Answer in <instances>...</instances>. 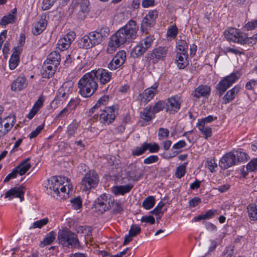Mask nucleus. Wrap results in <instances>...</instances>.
<instances>
[{"label":"nucleus","mask_w":257,"mask_h":257,"mask_svg":"<svg viewBox=\"0 0 257 257\" xmlns=\"http://www.w3.org/2000/svg\"><path fill=\"white\" fill-rule=\"evenodd\" d=\"M93 73V71H92L86 73L78 82L79 93L83 97L91 96L98 88V84Z\"/></svg>","instance_id":"1"},{"label":"nucleus","mask_w":257,"mask_h":257,"mask_svg":"<svg viewBox=\"0 0 257 257\" xmlns=\"http://www.w3.org/2000/svg\"><path fill=\"white\" fill-rule=\"evenodd\" d=\"M128 35V29L127 24L119 29L111 36L108 42L106 52L108 54L113 53L117 48L126 42Z\"/></svg>","instance_id":"2"},{"label":"nucleus","mask_w":257,"mask_h":257,"mask_svg":"<svg viewBox=\"0 0 257 257\" xmlns=\"http://www.w3.org/2000/svg\"><path fill=\"white\" fill-rule=\"evenodd\" d=\"M57 238L63 247H76L79 246V242L77 235L68 230H60L58 234Z\"/></svg>","instance_id":"3"},{"label":"nucleus","mask_w":257,"mask_h":257,"mask_svg":"<svg viewBox=\"0 0 257 257\" xmlns=\"http://www.w3.org/2000/svg\"><path fill=\"white\" fill-rule=\"evenodd\" d=\"M94 76L96 80H98L102 89L103 93L107 92L110 87V85H108L107 87L103 88V86L108 83L112 79V73L109 72L105 69H98L97 70H93Z\"/></svg>","instance_id":"4"},{"label":"nucleus","mask_w":257,"mask_h":257,"mask_svg":"<svg viewBox=\"0 0 257 257\" xmlns=\"http://www.w3.org/2000/svg\"><path fill=\"white\" fill-rule=\"evenodd\" d=\"M240 77L239 72L231 73L230 75L227 76L220 81L216 85V88L217 91L215 94L220 97L223 93L236 80Z\"/></svg>","instance_id":"5"},{"label":"nucleus","mask_w":257,"mask_h":257,"mask_svg":"<svg viewBox=\"0 0 257 257\" xmlns=\"http://www.w3.org/2000/svg\"><path fill=\"white\" fill-rule=\"evenodd\" d=\"M110 195L103 194L97 198L94 203L95 211L98 214H102L106 211L109 210L110 205L109 201L111 202L112 200H109Z\"/></svg>","instance_id":"6"},{"label":"nucleus","mask_w":257,"mask_h":257,"mask_svg":"<svg viewBox=\"0 0 257 257\" xmlns=\"http://www.w3.org/2000/svg\"><path fill=\"white\" fill-rule=\"evenodd\" d=\"M99 182L98 176L94 171H90L87 173L81 181V184L86 190L94 188Z\"/></svg>","instance_id":"7"},{"label":"nucleus","mask_w":257,"mask_h":257,"mask_svg":"<svg viewBox=\"0 0 257 257\" xmlns=\"http://www.w3.org/2000/svg\"><path fill=\"white\" fill-rule=\"evenodd\" d=\"M117 111L115 106L105 107L99 115L100 122L107 124L111 123L115 119Z\"/></svg>","instance_id":"8"},{"label":"nucleus","mask_w":257,"mask_h":257,"mask_svg":"<svg viewBox=\"0 0 257 257\" xmlns=\"http://www.w3.org/2000/svg\"><path fill=\"white\" fill-rule=\"evenodd\" d=\"M60 180L57 178L55 181L54 184L50 186V189L54 191V192L59 196L61 199H66L69 195L68 193H66V185L62 186V182L64 183V181L66 180L68 182V179L63 177H59Z\"/></svg>","instance_id":"9"},{"label":"nucleus","mask_w":257,"mask_h":257,"mask_svg":"<svg viewBox=\"0 0 257 257\" xmlns=\"http://www.w3.org/2000/svg\"><path fill=\"white\" fill-rule=\"evenodd\" d=\"M158 15V13L156 10L149 11V13L143 19L141 24V28L143 32L148 31L154 27Z\"/></svg>","instance_id":"10"},{"label":"nucleus","mask_w":257,"mask_h":257,"mask_svg":"<svg viewBox=\"0 0 257 257\" xmlns=\"http://www.w3.org/2000/svg\"><path fill=\"white\" fill-rule=\"evenodd\" d=\"M74 10L77 12V16L78 19H84L90 11L89 1L78 0Z\"/></svg>","instance_id":"11"},{"label":"nucleus","mask_w":257,"mask_h":257,"mask_svg":"<svg viewBox=\"0 0 257 257\" xmlns=\"http://www.w3.org/2000/svg\"><path fill=\"white\" fill-rule=\"evenodd\" d=\"M224 36L226 39L230 41L237 43L244 42V33L235 28H229L224 32Z\"/></svg>","instance_id":"12"},{"label":"nucleus","mask_w":257,"mask_h":257,"mask_svg":"<svg viewBox=\"0 0 257 257\" xmlns=\"http://www.w3.org/2000/svg\"><path fill=\"white\" fill-rule=\"evenodd\" d=\"M236 158L233 152L226 153L220 159L219 166L222 169H226L228 168L236 165Z\"/></svg>","instance_id":"13"},{"label":"nucleus","mask_w":257,"mask_h":257,"mask_svg":"<svg viewBox=\"0 0 257 257\" xmlns=\"http://www.w3.org/2000/svg\"><path fill=\"white\" fill-rule=\"evenodd\" d=\"M98 45V42L94 37L93 33H90L89 35L83 36L79 42L80 47L88 49Z\"/></svg>","instance_id":"14"},{"label":"nucleus","mask_w":257,"mask_h":257,"mask_svg":"<svg viewBox=\"0 0 257 257\" xmlns=\"http://www.w3.org/2000/svg\"><path fill=\"white\" fill-rule=\"evenodd\" d=\"M158 87V84L156 83L151 88L145 89L143 94L139 95V99L143 102L147 103L154 97Z\"/></svg>","instance_id":"15"},{"label":"nucleus","mask_w":257,"mask_h":257,"mask_svg":"<svg viewBox=\"0 0 257 257\" xmlns=\"http://www.w3.org/2000/svg\"><path fill=\"white\" fill-rule=\"evenodd\" d=\"M24 187L20 186L19 187H14L8 191L5 194V198H9L10 200L14 197H18L22 201L24 199V195L25 194L23 191Z\"/></svg>","instance_id":"16"},{"label":"nucleus","mask_w":257,"mask_h":257,"mask_svg":"<svg viewBox=\"0 0 257 257\" xmlns=\"http://www.w3.org/2000/svg\"><path fill=\"white\" fill-rule=\"evenodd\" d=\"M167 49L166 47H159L153 50L152 53H148L147 58L148 59L158 60L164 59L167 55Z\"/></svg>","instance_id":"17"},{"label":"nucleus","mask_w":257,"mask_h":257,"mask_svg":"<svg viewBox=\"0 0 257 257\" xmlns=\"http://www.w3.org/2000/svg\"><path fill=\"white\" fill-rule=\"evenodd\" d=\"M109 28L107 27H102L98 28L95 31L92 32L98 44H100L109 34Z\"/></svg>","instance_id":"18"},{"label":"nucleus","mask_w":257,"mask_h":257,"mask_svg":"<svg viewBox=\"0 0 257 257\" xmlns=\"http://www.w3.org/2000/svg\"><path fill=\"white\" fill-rule=\"evenodd\" d=\"M181 103L176 99L175 97L167 99L166 102V111L170 113H175L180 109Z\"/></svg>","instance_id":"19"},{"label":"nucleus","mask_w":257,"mask_h":257,"mask_svg":"<svg viewBox=\"0 0 257 257\" xmlns=\"http://www.w3.org/2000/svg\"><path fill=\"white\" fill-rule=\"evenodd\" d=\"M130 171V180L134 181L139 180L143 176L142 171L140 169V167L137 164H132Z\"/></svg>","instance_id":"20"},{"label":"nucleus","mask_w":257,"mask_h":257,"mask_svg":"<svg viewBox=\"0 0 257 257\" xmlns=\"http://www.w3.org/2000/svg\"><path fill=\"white\" fill-rule=\"evenodd\" d=\"M57 67L51 64H47V62H45L41 70L42 77L45 78H49L52 77L56 71Z\"/></svg>","instance_id":"21"},{"label":"nucleus","mask_w":257,"mask_h":257,"mask_svg":"<svg viewBox=\"0 0 257 257\" xmlns=\"http://www.w3.org/2000/svg\"><path fill=\"white\" fill-rule=\"evenodd\" d=\"M210 93V87L207 85H200L193 92L194 97L199 98L201 96L207 97Z\"/></svg>","instance_id":"22"},{"label":"nucleus","mask_w":257,"mask_h":257,"mask_svg":"<svg viewBox=\"0 0 257 257\" xmlns=\"http://www.w3.org/2000/svg\"><path fill=\"white\" fill-rule=\"evenodd\" d=\"M27 85L26 79L24 77H18L12 83L11 89L13 91H20Z\"/></svg>","instance_id":"23"},{"label":"nucleus","mask_w":257,"mask_h":257,"mask_svg":"<svg viewBox=\"0 0 257 257\" xmlns=\"http://www.w3.org/2000/svg\"><path fill=\"white\" fill-rule=\"evenodd\" d=\"M30 160V159L29 158H27L14 168L16 169V172L18 174H19L20 175L22 176L30 169L31 165L29 163Z\"/></svg>","instance_id":"24"},{"label":"nucleus","mask_w":257,"mask_h":257,"mask_svg":"<svg viewBox=\"0 0 257 257\" xmlns=\"http://www.w3.org/2000/svg\"><path fill=\"white\" fill-rule=\"evenodd\" d=\"M61 60V57L59 53L56 51L52 52L48 56L46 62L47 64H51L55 67H57L59 64Z\"/></svg>","instance_id":"25"},{"label":"nucleus","mask_w":257,"mask_h":257,"mask_svg":"<svg viewBox=\"0 0 257 257\" xmlns=\"http://www.w3.org/2000/svg\"><path fill=\"white\" fill-rule=\"evenodd\" d=\"M141 118L146 122L150 121L155 116L151 106H147L140 112Z\"/></svg>","instance_id":"26"},{"label":"nucleus","mask_w":257,"mask_h":257,"mask_svg":"<svg viewBox=\"0 0 257 257\" xmlns=\"http://www.w3.org/2000/svg\"><path fill=\"white\" fill-rule=\"evenodd\" d=\"M188 53L182 54V53H177L176 61L177 63V66L180 69L185 68L188 65L187 60Z\"/></svg>","instance_id":"27"},{"label":"nucleus","mask_w":257,"mask_h":257,"mask_svg":"<svg viewBox=\"0 0 257 257\" xmlns=\"http://www.w3.org/2000/svg\"><path fill=\"white\" fill-rule=\"evenodd\" d=\"M239 90L240 87L237 86H235L231 89L228 90L223 97L224 103L226 104L230 102L234 98Z\"/></svg>","instance_id":"28"},{"label":"nucleus","mask_w":257,"mask_h":257,"mask_svg":"<svg viewBox=\"0 0 257 257\" xmlns=\"http://www.w3.org/2000/svg\"><path fill=\"white\" fill-rule=\"evenodd\" d=\"M14 49L15 51L12 54L9 61V67L11 70H14L17 67L20 61V52L18 51V49L19 50V48L15 47Z\"/></svg>","instance_id":"29"},{"label":"nucleus","mask_w":257,"mask_h":257,"mask_svg":"<svg viewBox=\"0 0 257 257\" xmlns=\"http://www.w3.org/2000/svg\"><path fill=\"white\" fill-rule=\"evenodd\" d=\"M79 100L77 99H72L68 104L66 107L63 109L58 114V117H62L65 115H67L69 113L68 108L71 109H74L76 106L79 104Z\"/></svg>","instance_id":"30"},{"label":"nucleus","mask_w":257,"mask_h":257,"mask_svg":"<svg viewBox=\"0 0 257 257\" xmlns=\"http://www.w3.org/2000/svg\"><path fill=\"white\" fill-rule=\"evenodd\" d=\"M126 53L122 50L117 53L112 59V61L114 62L115 66L119 68L124 63Z\"/></svg>","instance_id":"31"},{"label":"nucleus","mask_w":257,"mask_h":257,"mask_svg":"<svg viewBox=\"0 0 257 257\" xmlns=\"http://www.w3.org/2000/svg\"><path fill=\"white\" fill-rule=\"evenodd\" d=\"M44 17L43 19L42 17L41 20L38 23L35 29L33 30L32 32L34 35L40 34L45 29L47 25V22L45 20L46 16H44Z\"/></svg>","instance_id":"32"},{"label":"nucleus","mask_w":257,"mask_h":257,"mask_svg":"<svg viewBox=\"0 0 257 257\" xmlns=\"http://www.w3.org/2000/svg\"><path fill=\"white\" fill-rule=\"evenodd\" d=\"M147 51L146 48L143 46V44H140L135 47L131 53V57L134 58H138L142 55Z\"/></svg>","instance_id":"33"},{"label":"nucleus","mask_w":257,"mask_h":257,"mask_svg":"<svg viewBox=\"0 0 257 257\" xmlns=\"http://www.w3.org/2000/svg\"><path fill=\"white\" fill-rule=\"evenodd\" d=\"M248 216L251 220H257V205L251 203L249 204L247 207Z\"/></svg>","instance_id":"34"},{"label":"nucleus","mask_w":257,"mask_h":257,"mask_svg":"<svg viewBox=\"0 0 257 257\" xmlns=\"http://www.w3.org/2000/svg\"><path fill=\"white\" fill-rule=\"evenodd\" d=\"M112 192L116 195H123L128 192V184L114 186L112 188Z\"/></svg>","instance_id":"35"},{"label":"nucleus","mask_w":257,"mask_h":257,"mask_svg":"<svg viewBox=\"0 0 257 257\" xmlns=\"http://www.w3.org/2000/svg\"><path fill=\"white\" fill-rule=\"evenodd\" d=\"M216 210H209L205 213L195 216L194 220L195 221H199L201 220L209 219L212 218L216 213Z\"/></svg>","instance_id":"36"},{"label":"nucleus","mask_w":257,"mask_h":257,"mask_svg":"<svg viewBox=\"0 0 257 257\" xmlns=\"http://www.w3.org/2000/svg\"><path fill=\"white\" fill-rule=\"evenodd\" d=\"M110 199H111L112 201L111 202L109 201V204L110 205L109 209H111L112 212L114 213L120 212L122 210V208L119 202L115 200L114 197L110 195L109 200H110Z\"/></svg>","instance_id":"37"},{"label":"nucleus","mask_w":257,"mask_h":257,"mask_svg":"<svg viewBox=\"0 0 257 257\" xmlns=\"http://www.w3.org/2000/svg\"><path fill=\"white\" fill-rule=\"evenodd\" d=\"M139 30V26L137 25L136 22L130 20V39H135Z\"/></svg>","instance_id":"38"},{"label":"nucleus","mask_w":257,"mask_h":257,"mask_svg":"<svg viewBox=\"0 0 257 257\" xmlns=\"http://www.w3.org/2000/svg\"><path fill=\"white\" fill-rule=\"evenodd\" d=\"M16 18L15 15L12 14H9L8 15L5 16L1 19L0 25L2 26H6L9 24L14 23L15 22Z\"/></svg>","instance_id":"39"},{"label":"nucleus","mask_w":257,"mask_h":257,"mask_svg":"<svg viewBox=\"0 0 257 257\" xmlns=\"http://www.w3.org/2000/svg\"><path fill=\"white\" fill-rule=\"evenodd\" d=\"M155 199L153 196H148L143 201L142 206L146 209L152 208L155 205Z\"/></svg>","instance_id":"40"},{"label":"nucleus","mask_w":257,"mask_h":257,"mask_svg":"<svg viewBox=\"0 0 257 257\" xmlns=\"http://www.w3.org/2000/svg\"><path fill=\"white\" fill-rule=\"evenodd\" d=\"M55 233L54 231H51L46 235L41 243L43 244L44 245L51 244L55 239Z\"/></svg>","instance_id":"41"},{"label":"nucleus","mask_w":257,"mask_h":257,"mask_svg":"<svg viewBox=\"0 0 257 257\" xmlns=\"http://www.w3.org/2000/svg\"><path fill=\"white\" fill-rule=\"evenodd\" d=\"M141 231V227L137 224H133L130 228V242L132 240V238L139 234Z\"/></svg>","instance_id":"42"},{"label":"nucleus","mask_w":257,"mask_h":257,"mask_svg":"<svg viewBox=\"0 0 257 257\" xmlns=\"http://www.w3.org/2000/svg\"><path fill=\"white\" fill-rule=\"evenodd\" d=\"M187 164V163H184L177 168L175 172V176L177 178L180 179L185 175Z\"/></svg>","instance_id":"43"},{"label":"nucleus","mask_w":257,"mask_h":257,"mask_svg":"<svg viewBox=\"0 0 257 257\" xmlns=\"http://www.w3.org/2000/svg\"><path fill=\"white\" fill-rule=\"evenodd\" d=\"M49 222V219L47 218H44L39 220L35 221L32 226L30 227V229L35 228H41L44 225L47 224Z\"/></svg>","instance_id":"44"},{"label":"nucleus","mask_w":257,"mask_h":257,"mask_svg":"<svg viewBox=\"0 0 257 257\" xmlns=\"http://www.w3.org/2000/svg\"><path fill=\"white\" fill-rule=\"evenodd\" d=\"M234 153L235 156L236 163L239 162L246 161L248 159V156L244 152L236 151Z\"/></svg>","instance_id":"45"},{"label":"nucleus","mask_w":257,"mask_h":257,"mask_svg":"<svg viewBox=\"0 0 257 257\" xmlns=\"http://www.w3.org/2000/svg\"><path fill=\"white\" fill-rule=\"evenodd\" d=\"M144 145L146 151L147 150H149L150 153H157L159 151L160 149L159 146L156 143L151 144L150 143H144Z\"/></svg>","instance_id":"46"},{"label":"nucleus","mask_w":257,"mask_h":257,"mask_svg":"<svg viewBox=\"0 0 257 257\" xmlns=\"http://www.w3.org/2000/svg\"><path fill=\"white\" fill-rule=\"evenodd\" d=\"M187 49H188V45L185 41L180 40L178 42V45L177 47V50H178L177 53H182V54L187 53Z\"/></svg>","instance_id":"47"},{"label":"nucleus","mask_w":257,"mask_h":257,"mask_svg":"<svg viewBox=\"0 0 257 257\" xmlns=\"http://www.w3.org/2000/svg\"><path fill=\"white\" fill-rule=\"evenodd\" d=\"M164 108L166 109V102L161 100L157 102L153 106L152 109L155 114L156 113L159 112Z\"/></svg>","instance_id":"48"},{"label":"nucleus","mask_w":257,"mask_h":257,"mask_svg":"<svg viewBox=\"0 0 257 257\" xmlns=\"http://www.w3.org/2000/svg\"><path fill=\"white\" fill-rule=\"evenodd\" d=\"M244 42L240 43V44H247L249 46H252L256 43L257 41V33L251 37H247L246 34H244Z\"/></svg>","instance_id":"49"},{"label":"nucleus","mask_w":257,"mask_h":257,"mask_svg":"<svg viewBox=\"0 0 257 257\" xmlns=\"http://www.w3.org/2000/svg\"><path fill=\"white\" fill-rule=\"evenodd\" d=\"M198 127L199 131L201 132V133L205 136V139H207L209 137H210L212 135V130L211 128L208 126H205V125H203V128H201V125H197Z\"/></svg>","instance_id":"50"},{"label":"nucleus","mask_w":257,"mask_h":257,"mask_svg":"<svg viewBox=\"0 0 257 257\" xmlns=\"http://www.w3.org/2000/svg\"><path fill=\"white\" fill-rule=\"evenodd\" d=\"M70 202L74 209L78 210L82 207V201L79 196L71 199Z\"/></svg>","instance_id":"51"},{"label":"nucleus","mask_w":257,"mask_h":257,"mask_svg":"<svg viewBox=\"0 0 257 257\" xmlns=\"http://www.w3.org/2000/svg\"><path fill=\"white\" fill-rule=\"evenodd\" d=\"M60 88H63L64 92H65L68 97L69 94L72 91L73 84L70 82H66L64 83Z\"/></svg>","instance_id":"52"},{"label":"nucleus","mask_w":257,"mask_h":257,"mask_svg":"<svg viewBox=\"0 0 257 257\" xmlns=\"http://www.w3.org/2000/svg\"><path fill=\"white\" fill-rule=\"evenodd\" d=\"M58 46V48L62 51H64L65 49H67L70 44L67 42V41L64 39V38H61L57 43Z\"/></svg>","instance_id":"53"},{"label":"nucleus","mask_w":257,"mask_h":257,"mask_svg":"<svg viewBox=\"0 0 257 257\" xmlns=\"http://www.w3.org/2000/svg\"><path fill=\"white\" fill-rule=\"evenodd\" d=\"M57 0H43L42 9L44 11L49 10L56 3Z\"/></svg>","instance_id":"54"},{"label":"nucleus","mask_w":257,"mask_h":257,"mask_svg":"<svg viewBox=\"0 0 257 257\" xmlns=\"http://www.w3.org/2000/svg\"><path fill=\"white\" fill-rule=\"evenodd\" d=\"M246 169L248 171H254L257 170V158L252 159L247 165Z\"/></svg>","instance_id":"55"},{"label":"nucleus","mask_w":257,"mask_h":257,"mask_svg":"<svg viewBox=\"0 0 257 257\" xmlns=\"http://www.w3.org/2000/svg\"><path fill=\"white\" fill-rule=\"evenodd\" d=\"M68 96L66 95V93L64 92L63 88H60L57 94V95L54 99V101H57L58 100H60L61 101L65 100Z\"/></svg>","instance_id":"56"},{"label":"nucleus","mask_w":257,"mask_h":257,"mask_svg":"<svg viewBox=\"0 0 257 257\" xmlns=\"http://www.w3.org/2000/svg\"><path fill=\"white\" fill-rule=\"evenodd\" d=\"M155 38L153 35L147 36L145 38V39L144 40L145 45L144 47L145 48H146L147 50H148V49L151 47L152 44Z\"/></svg>","instance_id":"57"},{"label":"nucleus","mask_w":257,"mask_h":257,"mask_svg":"<svg viewBox=\"0 0 257 257\" xmlns=\"http://www.w3.org/2000/svg\"><path fill=\"white\" fill-rule=\"evenodd\" d=\"M178 34V28L176 26H173L171 28H169L167 31L168 37L172 38H175Z\"/></svg>","instance_id":"58"},{"label":"nucleus","mask_w":257,"mask_h":257,"mask_svg":"<svg viewBox=\"0 0 257 257\" xmlns=\"http://www.w3.org/2000/svg\"><path fill=\"white\" fill-rule=\"evenodd\" d=\"M214 120V118L212 115H208V116L201 119L198 121L197 125H205L206 123L212 122ZM202 128H203V126H201Z\"/></svg>","instance_id":"59"},{"label":"nucleus","mask_w":257,"mask_h":257,"mask_svg":"<svg viewBox=\"0 0 257 257\" xmlns=\"http://www.w3.org/2000/svg\"><path fill=\"white\" fill-rule=\"evenodd\" d=\"M159 160V157L157 156L152 155L144 160L143 163L145 164H151L156 163Z\"/></svg>","instance_id":"60"},{"label":"nucleus","mask_w":257,"mask_h":257,"mask_svg":"<svg viewBox=\"0 0 257 257\" xmlns=\"http://www.w3.org/2000/svg\"><path fill=\"white\" fill-rule=\"evenodd\" d=\"M146 151L144 143L141 147H137L135 150H132V155L133 156H140L143 154Z\"/></svg>","instance_id":"61"},{"label":"nucleus","mask_w":257,"mask_h":257,"mask_svg":"<svg viewBox=\"0 0 257 257\" xmlns=\"http://www.w3.org/2000/svg\"><path fill=\"white\" fill-rule=\"evenodd\" d=\"M205 165L208 166V169L211 172L214 171V168L217 167V164L215 163L214 159H211L210 160H207L206 162Z\"/></svg>","instance_id":"62"},{"label":"nucleus","mask_w":257,"mask_h":257,"mask_svg":"<svg viewBox=\"0 0 257 257\" xmlns=\"http://www.w3.org/2000/svg\"><path fill=\"white\" fill-rule=\"evenodd\" d=\"M77 129V126L75 124H70L68 125L67 131V136L70 137L73 136Z\"/></svg>","instance_id":"63"},{"label":"nucleus","mask_w":257,"mask_h":257,"mask_svg":"<svg viewBox=\"0 0 257 257\" xmlns=\"http://www.w3.org/2000/svg\"><path fill=\"white\" fill-rule=\"evenodd\" d=\"M44 128V125H40L37 126L36 129L33 131L30 135L29 138L32 139L36 138Z\"/></svg>","instance_id":"64"}]
</instances>
